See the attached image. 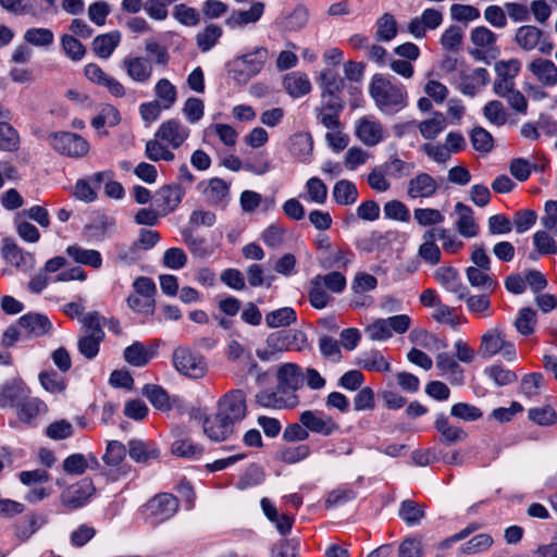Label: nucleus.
Returning a JSON list of instances; mask_svg holds the SVG:
<instances>
[{
  "label": "nucleus",
  "mask_w": 557,
  "mask_h": 557,
  "mask_svg": "<svg viewBox=\"0 0 557 557\" xmlns=\"http://www.w3.org/2000/svg\"><path fill=\"white\" fill-rule=\"evenodd\" d=\"M533 244L539 255L557 253V242L546 231H537L533 235Z\"/></svg>",
  "instance_id": "obj_64"
},
{
  "label": "nucleus",
  "mask_w": 557,
  "mask_h": 557,
  "mask_svg": "<svg viewBox=\"0 0 557 557\" xmlns=\"http://www.w3.org/2000/svg\"><path fill=\"white\" fill-rule=\"evenodd\" d=\"M300 423L308 429V432L330 436L338 431L339 425L332 417L318 410H305L299 416Z\"/></svg>",
  "instance_id": "obj_14"
},
{
  "label": "nucleus",
  "mask_w": 557,
  "mask_h": 557,
  "mask_svg": "<svg viewBox=\"0 0 557 557\" xmlns=\"http://www.w3.org/2000/svg\"><path fill=\"white\" fill-rule=\"evenodd\" d=\"M264 8L263 2H253L248 10H234L225 20V24L231 28H237L257 23L263 15Z\"/></svg>",
  "instance_id": "obj_26"
},
{
  "label": "nucleus",
  "mask_w": 557,
  "mask_h": 557,
  "mask_svg": "<svg viewBox=\"0 0 557 557\" xmlns=\"http://www.w3.org/2000/svg\"><path fill=\"white\" fill-rule=\"evenodd\" d=\"M218 411L224 419L235 424L247 414L246 395L240 389H232L218 401Z\"/></svg>",
  "instance_id": "obj_9"
},
{
  "label": "nucleus",
  "mask_w": 557,
  "mask_h": 557,
  "mask_svg": "<svg viewBox=\"0 0 557 557\" xmlns=\"http://www.w3.org/2000/svg\"><path fill=\"white\" fill-rule=\"evenodd\" d=\"M543 30L533 25L520 26L515 34V42L523 51H532L541 44Z\"/></svg>",
  "instance_id": "obj_29"
},
{
  "label": "nucleus",
  "mask_w": 557,
  "mask_h": 557,
  "mask_svg": "<svg viewBox=\"0 0 557 557\" xmlns=\"http://www.w3.org/2000/svg\"><path fill=\"white\" fill-rule=\"evenodd\" d=\"M1 251L4 260L21 272L27 273L35 268L34 253L25 251L11 239L3 240Z\"/></svg>",
  "instance_id": "obj_16"
},
{
  "label": "nucleus",
  "mask_w": 557,
  "mask_h": 557,
  "mask_svg": "<svg viewBox=\"0 0 557 557\" xmlns=\"http://www.w3.org/2000/svg\"><path fill=\"white\" fill-rule=\"evenodd\" d=\"M48 139L58 153L70 158H83L89 152L88 141L75 133L58 132L51 134Z\"/></svg>",
  "instance_id": "obj_8"
},
{
  "label": "nucleus",
  "mask_w": 557,
  "mask_h": 557,
  "mask_svg": "<svg viewBox=\"0 0 557 557\" xmlns=\"http://www.w3.org/2000/svg\"><path fill=\"white\" fill-rule=\"evenodd\" d=\"M443 23V14L436 9H425L420 16L412 18L407 29L417 39L425 37L429 30H434Z\"/></svg>",
  "instance_id": "obj_18"
},
{
  "label": "nucleus",
  "mask_w": 557,
  "mask_h": 557,
  "mask_svg": "<svg viewBox=\"0 0 557 557\" xmlns=\"http://www.w3.org/2000/svg\"><path fill=\"white\" fill-rule=\"evenodd\" d=\"M535 324L536 313L531 308H522L515 321V327L523 336L531 335L534 332Z\"/></svg>",
  "instance_id": "obj_62"
},
{
  "label": "nucleus",
  "mask_w": 557,
  "mask_h": 557,
  "mask_svg": "<svg viewBox=\"0 0 557 557\" xmlns=\"http://www.w3.org/2000/svg\"><path fill=\"white\" fill-rule=\"evenodd\" d=\"M233 430L234 424L224 419L219 411L203 421V432L212 441L226 440L233 433Z\"/></svg>",
  "instance_id": "obj_27"
},
{
  "label": "nucleus",
  "mask_w": 557,
  "mask_h": 557,
  "mask_svg": "<svg viewBox=\"0 0 557 557\" xmlns=\"http://www.w3.org/2000/svg\"><path fill=\"white\" fill-rule=\"evenodd\" d=\"M470 40L474 46L470 54L476 60H483L487 54L498 51L497 35L485 26L474 27L470 33Z\"/></svg>",
  "instance_id": "obj_15"
},
{
  "label": "nucleus",
  "mask_w": 557,
  "mask_h": 557,
  "mask_svg": "<svg viewBox=\"0 0 557 557\" xmlns=\"http://www.w3.org/2000/svg\"><path fill=\"white\" fill-rule=\"evenodd\" d=\"M318 283H321L329 292L334 294L342 293L346 287V277L338 271H333L327 274H318L314 276Z\"/></svg>",
  "instance_id": "obj_57"
},
{
  "label": "nucleus",
  "mask_w": 557,
  "mask_h": 557,
  "mask_svg": "<svg viewBox=\"0 0 557 557\" xmlns=\"http://www.w3.org/2000/svg\"><path fill=\"white\" fill-rule=\"evenodd\" d=\"M434 277L446 290L456 294L459 299H463L468 295V288L461 282L455 268L440 267L435 270Z\"/></svg>",
  "instance_id": "obj_23"
},
{
  "label": "nucleus",
  "mask_w": 557,
  "mask_h": 557,
  "mask_svg": "<svg viewBox=\"0 0 557 557\" xmlns=\"http://www.w3.org/2000/svg\"><path fill=\"white\" fill-rule=\"evenodd\" d=\"M311 453L309 445L283 447L277 451V459L286 463H296L306 459Z\"/></svg>",
  "instance_id": "obj_56"
},
{
  "label": "nucleus",
  "mask_w": 557,
  "mask_h": 557,
  "mask_svg": "<svg viewBox=\"0 0 557 557\" xmlns=\"http://www.w3.org/2000/svg\"><path fill=\"white\" fill-rule=\"evenodd\" d=\"M356 136L367 146H375L384 137V128L380 121L372 115L360 117L356 123Z\"/></svg>",
  "instance_id": "obj_19"
},
{
  "label": "nucleus",
  "mask_w": 557,
  "mask_h": 557,
  "mask_svg": "<svg viewBox=\"0 0 557 557\" xmlns=\"http://www.w3.org/2000/svg\"><path fill=\"white\" fill-rule=\"evenodd\" d=\"M223 36V29L218 24H209L196 35V45L201 52H208L215 47Z\"/></svg>",
  "instance_id": "obj_38"
},
{
  "label": "nucleus",
  "mask_w": 557,
  "mask_h": 557,
  "mask_svg": "<svg viewBox=\"0 0 557 557\" xmlns=\"http://www.w3.org/2000/svg\"><path fill=\"white\" fill-rule=\"evenodd\" d=\"M467 308L471 313L488 318L493 314L491 299L485 294L466 296Z\"/></svg>",
  "instance_id": "obj_55"
},
{
  "label": "nucleus",
  "mask_w": 557,
  "mask_h": 557,
  "mask_svg": "<svg viewBox=\"0 0 557 557\" xmlns=\"http://www.w3.org/2000/svg\"><path fill=\"white\" fill-rule=\"evenodd\" d=\"M333 198L339 206H351L358 199V189L352 182L341 180L333 187Z\"/></svg>",
  "instance_id": "obj_41"
},
{
  "label": "nucleus",
  "mask_w": 557,
  "mask_h": 557,
  "mask_svg": "<svg viewBox=\"0 0 557 557\" xmlns=\"http://www.w3.org/2000/svg\"><path fill=\"white\" fill-rule=\"evenodd\" d=\"M544 386V377L541 373L534 372L524 375L521 380L520 391L528 398H533L540 395Z\"/></svg>",
  "instance_id": "obj_61"
},
{
  "label": "nucleus",
  "mask_w": 557,
  "mask_h": 557,
  "mask_svg": "<svg viewBox=\"0 0 557 557\" xmlns=\"http://www.w3.org/2000/svg\"><path fill=\"white\" fill-rule=\"evenodd\" d=\"M183 190L178 186H164L159 193L158 197L161 200V206L165 212L173 211L182 201Z\"/></svg>",
  "instance_id": "obj_51"
},
{
  "label": "nucleus",
  "mask_w": 557,
  "mask_h": 557,
  "mask_svg": "<svg viewBox=\"0 0 557 557\" xmlns=\"http://www.w3.org/2000/svg\"><path fill=\"white\" fill-rule=\"evenodd\" d=\"M411 325L407 314L393 315L387 319H376L364 329L368 337L373 342L386 341L396 334L406 333Z\"/></svg>",
  "instance_id": "obj_7"
},
{
  "label": "nucleus",
  "mask_w": 557,
  "mask_h": 557,
  "mask_svg": "<svg viewBox=\"0 0 557 557\" xmlns=\"http://www.w3.org/2000/svg\"><path fill=\"white\" fill-rule=\"evenodd\" d=\"M46 523L47 517L45 515L29 511L14 523V535L18 541L26 542Z\"/></svg>",
  "instance_id": "obj_22"
},
{
  "label": "nucleus",
  "mask_w": 557,
  "mask_h": 557,
  "mask_svg": "<svg viewBox=\"0 0 557 557\" xmlns=\"http://www.w3.org/2000/svg\"><path fill=\"white\" fill-rule=\"evenodd\" d=\"M269 59V50L265 47H257L234 60L233 77L239 83H247L258 75Z\"/></svg>",
  "instance_id": "obj_6"
},
{
  "label": "nucleus",
  "mask_w": 557,
  "mask_h": 557,
  "mask_svg": "<svg viewBox=\"0 0 557 557\" xmlns=\"http://www.w3.org/2000/svg\"><path fill=\"white\" fill-rule=\"evenodd\" d=\"M178 507V499L170 493L158 494L144 506L146 515L158 522L174 516Z\"/></svg>",
  "instance_id": "obj_11"
},
{
  "label": "nucleus",
  "mask_w": 557,
  "mask_h": 557,
  "mask_svg": "<svg viewBox=\"0 0 557 557\" xmlns=\"http://www.w3.org/2000/svg\"><path fill=\"white\" fill-rule=\"evenodd\" d=\"M153 91L156 95L154 101L159 102L164 110L171 109L177 100V89L168 78L159 79Z\"/></svg>",
  "instance_id": "obj_40"
},
{
  "label": "nucleus",
  "mask_w": 557,
  "mask_h": 557,
  "mask_svg": "<svg viewBox=\"0 0 557 557\" xmlns=\"http://www.w3.org/2000/svg\"><path fill=\"white\" fill-rule=\"evenodd\" d=\"M494 541L490 534L481 533L465 543L459 552L465 555H474L487 550Z\"/></svg>",
  "instance_id": "obj_54"
},
{
  "label": "nucleus",
  "mask_w": 557,
  "mask_h": 557,
  "mask_svg": "<svg viewBox=\"0 0 557 557\" xmlns=\"http://www.w3.org/2000/svg\"><path fill=\"white\" fill-rule=\"evenodd\" d=\"M397 34V22L392 14H383L376 22L375 36L379 40L388 41Z\"/></svg>",
  "instance_id": "obj_59"
},
{
  "label": "nucleus",
  "mask_w": 557,
  "mask_h": 557,
  "mask_svg": "<svg viewBox=\"0 0 557 557\" xmlns=\"http://www.w3.org/2000/svg\"><path fill=\"white\" fill-rule=\"evenodd\" d=\"M528 71L544 87L557 85V65L549 59L534 58L528 64Z\"/></svg>",
  "instance_id": "obj_21"
},
{
  "label": "nucleus",
  "mask_w": 557,
  "mask_h": 557,
  "mask_svg": "<svg viewBox=\"0 0 557 557\" xmlns=\"http://www.w3.org/2000/svg\"><path fill=\"white\" fill-rule=\"evenodd\" d=\"M66 255L76 263L100 269L102 265V257L98 250L85 249L78 245H71L66 248Z\"/></svg>",
  "instance_id": "obj_35"
},
{
  "label": "nucleus",
  "mask_w": 557,
  "mask_h": 557,
  "mask_svg": "<svg viewBox=\"0 0 557 557\" xmlns=\"http://www.w3.org/2000/svg\"><path fill=\"white\" fill-rule=\"evenodd\" d=\"M95 494V486L88 479H83L70 485L60 495L62 506L67 510H75L85 506Z\"/></svg>",
  "instance_id": "obj_10"
},
{
  "label": "nucleus",
  "mask_w": 557,
  "mask_h": 557,
  "mask_svg": "<svg viewBox=\"0 0 557 557\" xmlns=\"http://www.w3.org/2000/svg\"><path fill=\"white\" fill-rule=\"evenodd\" d=\"M369 92L382 112H396L407 106L406 88L381 74L372 77Z\"/></svg>",
  "instance_id": "obj_1"
},
{
  "label": "nucleus",
  "mask_w": 557,
  "mask_h": 557,
  "mask_svg": "<svg viewBox=\"0 0 557 557\" xmlns=\"http://www.w3.org/2000/svg\"><path fill=\"white\" fill-rule=\"evenodd\" d=\"M450 414L466 422H473L483 417V412L479 407L468 403H457L453 405Z\"/></svg>",
  "instance_id": "obj_58"
},
{
  "label": "nucleus",
  "mask_w": 557,
  "mask_h": 557,
  "mask_svg": "<svg viewBox=\"0 0 557 557\" xmlns=\"http://www.w3.org/2000/svg\"><path fill=\"white\" fill-rule=\"evenodd\" d=\"M399 517L409 525L419 524L424 518V507L413 500L407 499L400 504Z\"/></svg>",
  "instance_id": "obj_46"
},
{
  "label": "nucleus",
  "mask_w": 557,
  "mask_h": 557,
  "mask_svg": "<svg viewBox=\"0 0 557 557\" xmlns=\"http://www.w3.org/2000/svg\"><path fill=\"white\" fill-rule=\"evenodd\" d=\"M487 271L490 269L469 267L466 274L471 286L493 293L498 287V282Z\"/></svg>",
  "instance_id": "obj_39"
},
{
  "label": "nucleus",
  "mask_w": 557,
  "mask_h": 557,
  "mask_svg": "<svg viewBox=\"0 0 557 557\" xmlns=\"http://www.w3.org/2000/svg\"><path fill=\"white\" fill-rule=\"evenodd\" d=\"M358 364L368 371H391L389 360L386 359L379 350H371L369 352L363 354L362 357L358 360Z\"/></svg>",
  "instance_id": "obj_45"
},
{
  "label": "nucleus",
  "mask_w": 557,
  "mask_h": 557,
  "mask_svg": "<svg viewBox=\"0 0 557 557\" xmlns=\"http://www.w3.org/2000/svg\"><path fill=\"white\" fill-rule=\"evenodd\" d=\"M143 393L157 409L165 411L171 408L170 397L161 386L146 385Z\"/></svg>",
  "instance_id": "obj_60"
},
{
  "label": "nucleus",
  "mask_w": 557,
  "mask_h": 557,
  "mask_svg": "<svg viewBox=\"0 0 557 557\" xmlns=\"http://www.w3.org/2000/svg\"><path fill=\"white\" fill-rule=\"evenodd\" d=\"M296 312L290 307H284L269 312L265 315V323L269 327L276 329L288 326L296 322Z\"/></svg>",
  "instance_id": "obj_48"
},
{
  "label": "nucleus",
  "mask_w": 557,
  "mask_h": 557,
  "mask_svg": "<svg viewBox=\"0 0 557 557\" xmlns=\"http://www.w3.org/2000/svg\"><path fill=\"white\" fill-rule=\"evenodd\" d=\"M307 346V336L299 330H286L271 333L267 338V347L257 349V357L262 361H273L284 351H300Z\"/></svg>",
  "instance_id": "obj_2"
},
{
  "label": "nucleus",
  "mask_w": 557,
  "mask_h": 557,
  "mask_svg": "<svg viewBox=\"0 0 557 557\" xmlns=\"http://www.w3.org/2000/svg\"><path fill=\"white\" fill-rule=\"evenodd\" d=\"M312 139L307 134H296L292 138L290 152L300 161H306L312 153Z\"/></svg>",
  "instance_id": "obj_52"
},
{
  "label": "nucleus",
  "mask_w": 557,
  "mask_h": 557,
  "mask_svg": "<svg viewBox=\"0 0 557 557\" xmlns=\"http://www.w3.org/2000/svg\"><path fill=\"white\" fill-rule=\"evenodd\" d=\"M435 240L436 236L430 228L423 234V243L419 248V256L431 264H437L441 261V250Z\"/></svg>",
  "instance_id": "obj_44"
},
{
  "label": "nucleus",
  "mask_w": 557,
  "mask_h": 557,
  "mask_svg": "<svg viewBox=\"0 0 557 557\" xmlns=\"http://www.w3.org/2000/svg\"><path fill=\"white\" fill-rule=\"evenodd\" d=\"M172 362L178 373L189 379H201L208 372L206 358L200 352L186 346L174 349Z\"/></svg>",
  "instance_id": "obj_5"
},
{
  "label": "nucleus",
  "mask_w": 557,
  "mask_h": 557,
  "mask_svg": "<svg viewBox=\"0 0 557 557\" xmlns=\"http://www.w3.org/2000/svg\"><path fill=\"white\" fill-rule=\"evenodd\" d=\"M145 154L149 160L153 162H170L175 159V154L172 150L169 149V146H165V143L156 136L153 139H150L146 143Z\"/></svg>",
  "instance_id": "obj_43"
},
{
  "label": "nucleus",
  "mask_w": 557,
  "mask_h": 557,
  "mask_svg": "<svg viewBox=\"0 0 557 557\" xmlns=\"http://www.w3.org/2000/svg\"><path fill=\"white\" fill-rule=\"evenodd\" d=\"M438 189L434 177L428 173H419L408 182L407 196L411 199L433 197Z\"/></svg>",
  "instance_id": "obj_24"
},
{
  "label": "nucleus",
  "mask_w": 557,
  "mask_h": 557,
  "mask_svg": "<svg viewBox=\"0 0 557 557\" xmlns=\"http://www.w3.org/2000/svg\"><path fill=\"white\" fill-rule=\"evenodd\" d=\"M159 240L160 234L157 231L141 228L137 239L131 246L119 250L117 258L124 262H134L139 259L140 251L151 249Z\"/></svg>",
  "instance_id": "obj_12"
},
{
  "label": "nucleus",
  "mask_w": 557,
  "mask_h": 557,
  "mask_svg": "<svg viewBox=\"0 0 557 557\" xmlns=\"http://www.w3.org/2000/svg\"><path fill=\"white\" fill-rule=\"evenodd\" d=\"M121 66L126 75L137 84L148 83L153 75L152 62L146 57L126 55L122 60Z\"/></svg>",
  "instance_id": "obj_17"
},
{
  "label": "nucleus",
  "mask_w": 557,
  "mask_h": 557,
  "mask_svg": "<svg viewBox=\"0 0 557 557\" xmlns=\"http://www.w3.org/2000/svg\"><path fill=\"white\" fill-rule=\"evenodd\" d=\"M276 381L281 386L298 389L301 384V368L293 362L281 364L276 371Z\"/></svg>",
  "instance_id": "obj_37"
},
{
  "label": "nucleus",
  "mask_w": 557,
  "mask_h": 557,
  "mask_svg": "<svg viewBox=\"0 0 557 557\" xmlns=\"http://www.w3.org/2000/svg\"><path fill=\"white\" fill-rule=\"evenodd\" d=\"M122 39L117 30L97 36L92 40V51L101 59H108L112 55Z\"/></svg>",
  "instance_id": "obj_34"
},
{
  "label": "nucleus",
  "mask_w": 557,
  "mask_h": 557,
  "mask_svg": "<svg viewBox=\"0 0 557 557\" xmlns=\"http://www.w3.org/2000/svg\"><path fill=\"white\" fill-rule=\"evenodd\" d=\"M18 325L26 333L34 336H42L49 333L52 327L51 322L46 315L39 313H28L20 318Z\"/></svg>",
  "instance_id": "obj_30"
},
{
  "label": "nucleus",
  "mask_w": 557,
  "mask_h": 557,
  "mask_svg": "<svg viewBox=\"0 0 557 557\" xmlns=\"http://www.w3.org/2000/svg\"><path fill=\"white\" fill-rule=\"evenodd\" d=\"M120 121L121 116L119 110L111 104H104L100 112L91 120V125L96 129H100L104 126H116Z\"/></svg>",
  "instance_id": "obj_49"
},
{
  "label": "nucleus",
  "mask_w": 557,
  "mask_h": 557,
  "mask_svg": "<svg viewBox=\"0 0 557 557\" xmlns=\"http://www.w3.org/2000/svg\"><path fill=\"white\" fill-rule=\"evenodd\" d=\"M434 428L440 434V442L444 445H455L468 437L467 432L462 428L451 424L448 417L443 413L436 417Z\"/></svg>",
  "instance_id": "obj_25"
},
{
  "label": "nucleus",
  "mask_w": 557,
  "mask_h": 557,
  "mask_svg": "<svg viewBox=\"0 0 557 557\" xmlns=\"http://www.w3.org/2000/svg\"><path fill=\"white\" fill-rule=\"evenodd\" d=\"M128 454L136 462L147 463L150 460L157 459L160 451L152 442L133 440L128 443Z\"/></svg>",
  "instance_id": "obj_33"
},
{
  "label": "nucleus",
  "mask_w": 557,
  "mask_h": 557,
  "mask_svg": "<svg viewBox=\"0 0 557 557\" xmlns=\"http://www.w3.org/2000/svg\"><path fill=\"white\" fill-rule=\"evenodd\" d=\"M485 373L497 386H506L518 380V375L515 371L502 364H492L487 367L485 369Z\"/></svg>",
  "instance_id": "obj_50"
},
{
  "label": "nucleus",
  "mask_w": 557,
  "mask_h": 557,
  "mask_svg": "<svg viewBox=\"0 0 557 557\" xmlns=\"http://www.w3.org/2000/svg\"><path fill=\"white\" fill-rule=\"evenodd\" d=\"M286 92L293 98H299L311 91V83L307 74L301 72H292L283 81Z\"/></svg>",
  "instance_id": "obj_32"
},
{
  "label": "nucleus",
  "mask_w": 557,
  "mask_h": 557,
  "mask_svg": "<svg viewBox=\"0 0 557 557\" xmlns=\"http://www.w3.org/2000/svg\"><path fill=\"white\" fill-rule=\"evenodd\" d=\"M84 74L90 82L103 86L108 91L117 98L125 96V87L113 76L107 74L98 64L85 65Z\"/></svg>",
  "instance_id": "obj_20"
},
{
  "label": "nucleus",
  "mask_w": 557,
  "mask_h": 557,
  "mask_svg": "<svg viewBox=\"0 0 557 557\" xmlns=\"http://www.w3.org/2000/svg\"><path fill=\"white\" fill-rule=\"evenodd\" d=\"M189 135L190 129L177 119L164 121L156 132V137L163 140L172 149L183 146Z\"/></svg>",
  "instance_id": "obj_13"
},
{
  "label": "nucleus",
  "mask_w": 557,
  "mask_h": 557,
  "mask_svg": "<svg viewBox=\"0 0 557 557\" xmlns=\"http://www.w3.org/2000/svg\"><path fill=\"white\" fill-rule=\"evenodd\" d=\"M478 354L482 359H491L498 354L509 362L517 359L515 344L507 339L505 327L500 324L487 329L481 335Z\"/></svg>",
  "instance_id": "obj_3"
},
{
  "label": "nucleus",
  "mask_w": 557,
  "mask_h": 557,
  "mask_svg": "<svg viewBox=\"0 0 557 557\" xmlns=\"http://www.w3.org/2000/svg\"><path fill=\"white\" fill-rule=\"evenodd\" d=\"M321 94L342 95L344 79L331 70H325L320 75Z\"/></svg>",
  "instance_id": "obj_53"
},
{
  "label": "nucleus",
  "mask_w": 557,
  "mask_h": 557,
  "mask_svg": "<svg viewBox=\"0 0 557 557\" xmlns=\"http://www.w3.org/2000/svg\"><path fill=\"white\" fill-rule=\"evenodd\" d=\"M47 411L46 404L39 398H27L18 407V418L25 423L32 421L41 412Z\"/></svg>",
  "instance_id": "obj_47"
},
{
  "label": "nucleus",
  "mask_w": 557,
  "mask_h": 557,
  "mask_svg": "<svg viewBox=\"0 0 557 557\" xmlns=\"http://www.w3.org/2000/svg\"><path fill=\"white\" fill-rule=\"evenodd\" d=\"M101 321L102 318L97 311L84 315L81 320L82 335L77 341V349L88 360L96 358L104 339Z\"/></svg>",
  "instance_id": "obj_4"
},
{
  "label": "nucleus",
  "mask_w": 557,
  "mask_h": 557,
  "mask_svg": "<svg viewBox=\"0 0 557 557\" xmlns=\"http://www.w3.org/2000/svg\"><path fill=\"white\" fill-rule=\"evenodd\" d=\"M455 210L458 214L456 222L458 233L466 238L475 237L479 234L480 227L474 220L473 210L462 202H457Z\"/></svg>",
  "instance_id": "obj_28"
},
{
  "label": "nucleus",
  "mask_w": 557,
  "mask_h": 557,
  "mask_svg": "<svg viewBox=\"0 0 557 557\" xmlns=\"http://www.w3.org/2000/svg\"><path fill=\"white\" fill-rule=\"evenodd\" d=\"M447 126L446 117L441 112H435L431 119L417 124L421 136L425 139L436 138Z\"/></svg>",
  "instance_id": "obj_42"
},
{
  "label": "nucleus",
  "mask_w": 557,
  "mask_h": 557,
  "mask_svg": "<svg viewBox=\"0 0 557 557\" xmlns=\"http://www.w3.org/2000/svg\"><path fill=\"white\" fill-rule=\"evenodd\" d=\"M484 116L494 125L502 126L508 120L504 104L498 100L487 102L483 108Z\"/></svg>",
  "instance_id": "obj_63"
},
{
  "label": "nucleus",
  "mask_w": 557,
  "mask_h": 557,
  "mask_svg": "<svg viewBox=\"0 0 557 557\" xmlns=\"http://www.w3.org/2000/svg\"><path fill=\"white\" fill-rule=\"evenodd\" d=\"M260 504L264 515L275 524L277 531L282 535L288 534L294 523V517L286 513H278L275 506L267 497L262 498Z\"/></svg>",
  "instance_id": "obj_31"
},
{
  "label": "nucleus",
  "mask_w": 557,
  "mask_h": 557,
  "mask_svg": "<svg viewBox=\"0 0 557 557\" xmlns=\"http://www.w3.org/2000/svg\"><path fill=\"white\" fill-rule=\"evenodd\" d=\"M154 352L140 342H134L124 349V360L133 367H145L152 359Z\"/></svg>",
  "instance_id": "obj_36"
}]
</instances>
